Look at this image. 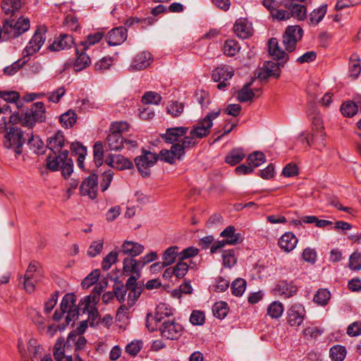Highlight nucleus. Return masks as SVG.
Returning <instances> with one entry per match:
<instances>
[{
  "instance_id": "8",
  "label": "nucleus",
  "mask_w": 361,
  "mask_h": 361,
  "mask_svg": "<svg viewBox=\"0 0 361 361\" xmlns=\"http://www.w3.org/2000/svg\"><path fill=\"white\" fill-rule=\"evenodd\" d=\"M158 157L154 153L143 150L142 154L135 158L136 166L142 177L146 178L150 175L149 168L156 164Z\"/></svg>"
},
{
  "instance_id": "3",
  "label": "nucleus",
  "mask_w": 361,
  "mask_h": 361,
  "mask_svg": "<svg viewBox=\"0 0 361 361\" xmlns=\"http://www.w3.org/2000/svg\"><path fill=\"white\" fill-rule=\"evenodd\" d=\"M311 119L313 124V133L307 136H305V133H302L298 137V140L302 143H306L309 147L314 145L317 149H321L325 146L324 126L319 116H314Z\"/></svg>"
},
{
  "instance_id": "37",
  "label": "nucleus",
  "mask_w": 361,
  "mask_h": 361,
  "mask_svg": "<svg viewBox=\"0 0 361 361\" xmlns=\"http://www.w3.org/2000/svg\"><path fill=\"white\" fill-rule=\"evenodd\" d=\"M173 314L171 308L165 303H159L156 308V314L152 319L155 321L157 324L162 322L164 317H168ZM157 326V324H156Z\"/></svg>"
},
{
  "instance_id": "10",
  "label": "nucleus",
  "mask_w": 361,
  "mask_h": 361,
  "mask_svg": "<svg viewBox=\"0 0 361 361\" xmlns=\"http://www.w3.org/2000/svg\"><path fill=\"white\" fill-rule=\"evenodd\" d=\"M159 331L163 338L169 340L178 339L183 331L182 326L174 320H166L161 322Z\"/></svg>"
},
{
  "instance_id": "46",
  "label": "nucleus",
  "mask_w": 361,
  "mask_h": 361,
  "mask_svg": "<svg viewBox=\"0 0 361 361\" xmlns=\"http://www.w3.org/2000/svg\"><path fill=\"white\" fill-rule=\"evenodd\" d=\"M248 165L253 169L257 167L266 161L265 155L261 152H255L247 157Z\"/></svg>"
},
{
  "instance_id": "7",
  "label": "nucleus",
  "mask_w": 361,
  "mask_h": 361,
  "mask_svg": "<svg viewBox=\"0 0 361 361\" xmlns=\"http://www.w3.org/2000/svg\"><path fill=\"white\" fill-rule=\"evenodd\" d=\"M302 35L303 30L300 26H288L282 36V44L286 51L289 53L294 51Z\"/></svg>"
},
{
  "instance_id": "36",
  "label": "nucleus",
  "mask_w": 361,
  "mask_h": 361,
  "mask_svg": "<svg viewBox=\"0 0 361 361\" xmlns=\"http://www.w3.org/2000/svg\"><path fill=\"white\" fill-rule=\"evenodd\" d=\"M252 81L245 83L243 87L238 92L237 99L240 102H247L252 101L255 97V92L253 90L250 89Z\"/></svg>"
},
{
  "instance_id": "6",
  "label": "nucleus",
  "mask_w": 361,
  "mask_h": 361,
  "mask_svg": "<svg viewBox=\"0 0 361 361\" xmlns=\"http://www.w3.org/2000/svg\"><path fill=\"white\" fill-rule=\"evenodd\" d=\"M25 140L24 132L20 128L11 127L4 135V146L7 149H13L16 155H20Z\"/></svg>"
},
{
  "instance_id": "61",
  "label": "nucleus",
  "mask_w": 361,
  "mask_h": 361,
  "mask_svg": "<svg viewBox=\"0 0 361 361\" xmlns=\"http://www.w3.org/2000/svg\"><path fill=\"white\" fill-rule=\"evenodd\" d=\"M118 254H120L119 252L112 251L109 252L102 260V269L105 271L109 270L111 265L117 261Z\"/></svg>"
},
{
  "instance_id": "45",
  "label": "nucleus",
  "mask_w": 361,
  "mask_h": 361,
  "mask_svg": "<svg viewBox=\"0 0 361 361\" xmlns=\"http://www.w3.org/2000/svg\"><path fill=\"white\" fill-rule=\"evenodd\" d=\"M358 106L356 101L345 102L341 106V111L344 116L352 117L355 115L358 111Z\"/></svg>"
},
{
  "instance_id": "53",
  "label": "nucleus",
  "mask_w": 361,
  "mask_h": 361,
  "mask_svg": "<svg viewBox=\"0 0 361 361\" xmlns=\"http://www.w3.org/2000/svg\"><path fill=\"white\" fill-rule=\"evenodd\" d=\"M331 298V293L327 289H319L314 296V302L320 305H326Z\"/></svg>"
},
{
  "instance_id": "9",
  "label": "nucleus",
  "mask_w": 361,
  "mask_h": 361,
  "mask_svg": "<svg viewBox=\"0 0 361 361\" xmlns=\"http://www.w3.org/2000/svg\"><path fill=\"white\" fill-rule=\"evenodd\" d=\"M46 30L44 27L39 28L30 40L29 44L23 51V56L26 59H29L30 56L37 53L45 41L44 33Z\"/></svg>"
},
{
  "instance_id": "15",
  "label": "nucleus",
  "mask_w": 361,
  "mask_h": 361,
  "mask_svg": "<svg viewBox=\"0 0 361 361\" xmlns=\"http://www.w3.org/2000/svg\"><path fill=\"white\" fill-rule=\"evenodd\" d=\"M97 176L92 173L86 178L80 187V194L87 195L90 199L94 200L97 195Z\"/></svg>"
},
{
  "instance_id": "27",
  "label": "nucleus",
  "mask_w": 361,
  "mask_h": 361,
  "mask_svg": "<svg viewBox=\"0 0 361 361\" xmlns=\"http://www.w3.org/2000/svg\"><path fill=\"white\" fill-rule=\"evenodd\" d=\"M297 237L291 232L285 233L279 240V247L286 252H290L298 243Z\"/></svg>"
},
{
  "instance_id": "17",
  "label": "nucleus",
  "mask_w": 361,
  "mask_h": 361,
  "mask_svg": "<svg viewBox=\"0 0 361 361\" xmlns=\"http://www.w3.org/2000/svg\"><path fill=\"white\" fill-rule=\"evenodd\" d=\"M305 310L301 304H294L288 310V322L292 326H300L305 318Z\"/></svg>"
},
{
  "instance_id": "55",
  "label": "nucleus",
  "mask_w": 361,
  "mask_h": 361,
  "mask_svg": "<svg viewBox=\"0 0 361 361\" xmlns=\"http://www.w3.org/2000/svg\"><path fill=\"white\" fill-rule=\"evenodd\" d=\"M246 282L243 279H238L231 283V293L235 296H240L245 292Z\"/></svg>"
},
{
  "instance_id": "38",
  "label": "nucleus",
  "mask_w": 361,
  "mask_h": 361,
  "mask_svg": "<svg viewBox=\"0 0 361 361\" xmlns=\"http://www.w3.org/2000/svg\"><path fill=\"white\" fill-rule=\"evenodd\" d=\"M245 157V154L242 148H235L226 155L225 161L231 166H235L240 163Z\"/></svg>"
},
{
  "instance_id": "31",
  "label": "nucleus",
  "mask_w": 361,
  "mask_h": 361,
  "mask_svg": "<svg viewBox=\"0 0 361 361\" xmlns=\"http://www.w3.org/2000/svg\"><path fill=\"white\" fill-rule=\"evenodd\" d=\"M22 3L20 0H3L1 3V8L4 13L10 18L18 17Z\"/></svg>"
},
{
  "instance_id": "57",
  "label": "nucleus",
  "mask_w": 361,
  "mask_h": 361,
  "mask_svg": "<svg viewBox=\"0 0 361 361\" xmlns=\"http://www.w3.org/2000/svg\"><path fill=\"white\" fill-rule=\"evenodd\" d=\"M161 100L159 94L154 92H147L142 97V102L146 104H159Z\"/></svg>"
},
{
  "instance_id": "29",
  "label": "nucleus",
  "mask_w": 361,
  "mask_h": 361,
  "mask_svg": "<svg viewBox=\"0 0 361 361\" xmlns=\"http://www.w3.org/2000/svg\"><path fill=\"white\" fill-rule=\"evenodd\" d=\"M64 136L61 131H58L53 137L47 140L48 147L54 154L61 153V149L64 145Z\"/></svg>"
},
{
  "instance_id": "60",
  "label": "nucleus",
  "mask_w": 361,
  "mask_h": 361,
  "mask_svg": "<svg viewBox=\"0 0 361 361\" xmlns=\"http://www.w3.org/2000/svg\"><path fill=\"white\" fill-rule=\"evenodd\" d=\"M100 271L95 269L92 271L87 276H86L82 281V286L84 288H88L92 285L94 284L99 276Z\"/></svg>"
},
{
  "instance_id": "49",
  "label": "nucleus",
  "mask_w": 361,
  "mask_h": 361,
  "mask_svg": "<svg viewBox=\"0 0 361 361\" xmlns=\"http://www.w3.org/2000/svg\"><path fill=\"white\" fill-rule=\"evenodd\" d=\"M283 312V307L281 302L274 301L270 304L267 309V314L271 318H279Z\"/></svg>"
},
{
  "instance_id": "19",
  "label": "nucleus",
  "mask_w": 361,
  "mask_h": 361,
  "mask_svg": "<svg viewBox=\"0 0 361 361\" xmlns=\"http://www.w3.org/2000/svg\"><path fill=\"white\" fill-rule=\"evenodd\" d=\"M105 162L109 166L118 170L131 169L133 162L121 154H109L106 157Z\"/></svg>"
},
{
  "instance_id": "4",
  "label": "nucleus",
  "mask_w": 361,
  "mask_h": 361,
  "mask_svg": "<svg viewBox=\"0 0 361 361\" xmlns=\"http://www.w3.org/2000/svg\"><path fill=\"white\" fill-rule=\"evenodd\" d=\"M30 28V20L24 18L20 14L4 20L1 30L4 33V39H8L12 35L13 37H18Z\"/></svg>"
},
{
  "instance_id": "22",
  "label": "nucleus",
  "mask_w": 361,
  "mask_h": 361,
  "mask_svg": "<svg viewBox=\"0 0 361 361\" xmlns=\"http://www.w3.org/2000/svg\"><path fill=\"white\" fill-rule=\"evenodd\" d=\"M144 250V246L137 242L126 240L122 244L119 250L120 254L128 255V257L135 258L140 255Z\"/></svg>"
},
{
  "instance_id": "44",
  "label": "nucleus",
  "mask_w": 361,
  "mask_h": 361,
  "mask_svg": "<svg viewBox=\"0 0 361 361\" xmlns=\"http://www.w3.org/2000/svg\"><path fill=\"white\" fill-rule=\"evenodd\" d=\"M178 247L171 246L168 247L162 255V259L165 264L167 266L172 264L178 256Z\"/></svg>"
},
{
  "instance_id": "1",
  "label": "nucleus",
  "mask_w": 361,
  "mask_h": 361,
  "mask_svg": "<svg viewBox=\"0 0 361 361\" xmlns=\"http://www.w3.org/2000/svg\"><path fill=\"white\" fill-rule=\"evenodd\" d=\"M79 310H82L83 313H88V319L90 320V324H94V322L98 323L99 319V314L96 305H90L87 309H85V305L81 306L80 303L76 305V296L74 293L66 294L60 304V311L56 310L53 315V319L55 321H59L63 315L67 312L66 317V324L68 325L71 322H74L78 318Z\"/></svg>"
},
{
  "instance_id": "47",
  "label": "nucleus",
  "mask_w": 361,
  "mask_h": 361,
  "mask_svg": "<svg viewBox=\"0 0 361 361\" xmlns=\"http://www.w3.org/2000/svg\"><path fill=\"white\" fill-rule=\"evenodd\" d=\"M240 50L238 43L233 39H228L224 42L223 47L224 53L228 56H233Z\"/></svg>"
},
{
  "instance_id": "28",
  "label": "nucleus",
  "mask_w": 361,
  "mask_h": 361,
  "mask_svg": "<svg viewBox=\"0 0 361 361\" xmlns=\"http://www.w3.org/2000/svg\"><path fill=\"white\" fill-rule=\"evenodd\" d=\"M178 146H176L175 144L172 145L171 147V149H162L159 152V157L161 160H164L166 162H168L171 164L175 163L176 158L178 159H181L183 158V155L180 153L182 149H178Z\"/></svg>"
},
{
  "instance_id": "33",
  "label": "nucleus",
  "mask_w": 361,
  "mask_h": 361,
  "mask_svg": "<svg viewBox=\"0 0 361 361\" xmlns=\"http://www.w3.org/2000/svg\"><path fill=\"white\" fill-rule=\"evenodd\" d=\"M234 75V71L232 68L228 66L217 67L212 71V78L214 82L221 81L222 80H229Z\"/></svg>"
},
{
  "instance_id": "64",
  "label": "nucleus",
  "mask_w": 361,
  "mask_h": 361,
  "mask_svg": "<svg viewBox=\"0 0 361 361\" xmlns=\"http://www.w3.org/2000/svg\"><path fill=\"white\" fill-rule=\"evenodd\" d=\"M184 105L183 103L178 102H172L167 106V112L174 117H177L181 114L183 111Z\"/></svg>"
},
{
  "instance_id": "35",
  "label": "nucleus",
  "mask_w": 361,
  "mask_h": 361,
  "mask_svg": "<svg viewBox=\"0 0 361 361\" xmlns=\"http://www.w3.org/2000/svg\"><path fill=\"white\" fill-rule=\"evenodd\" d=\"M124 139L119 133L111 132L106 137V144L109 150L118 151L123 147Z\"/></svg>"
},
{
  "instance_id": "12",
  "label": "nucleus",
  "mask_w": 361,
  "mask_h": 361,
  "mask_svg": "<svg viewBox=\"0 0 361 361\" xmlns=\"http://www.w3.org/2000/svg\"><path fill=\"white\" fill-rule=\"evenodd\" d=\"M285 65H281L279 62L266 61L262 68L257 73V78L260 80H267L269 78H279L281 75V68Z\"/></svg>"
},
{
  "instance_id": "25",
  "label": "nucleus",
  "mask_w": 361,
  "mask_h": 361,
  "mask_svg": "<svg viewBox=\"0 0 361 361\" xmlns=\"http://www.w3.org/2000/svg\"><path fill=\"white\" fill-rule=\"evenodd\" d=\"M244 236L240 233H235L233 235H231L226 239H224L222 240H219L213 243L210 248L211 253L216 252L219 249L224 247L226 245H237L243 241Z\"/></svg>"
},
{
  "instance_id": "51",
  "label": "nucleus",
  "mask_w": 361,
  "mask_h": 361,
  "mask_svg": "<svg viewBox=\"0 0 361 361\" xmlns=\"http://www.w3.org/2000/svg\"><path fill=\"white\" fill-rule=\"evenodd\" d=\"M27 144L30 149H32L35 153L42 154L44 152V143L38 136L32 135L30 137L27 139Z\"/></svg>"
},
{
  "instance_id": "43",
  "label": "nucleus",
  "mask_w": 361,
  "mask_h": 361,
  "mask_svg": "<svg viewBox=\"0 0 361 361\" xmlns=\"http://www.w3.org/2000/svg\"><path fill=\"white\" fill-rule=\"evenodd\" d=\"M104 37L102 32H97L90 34L86 37V39L80 42V45L83 47V51L87 50L90 46L94 45L99 42Z\"/></svg>"
},
{
  "instance_id": "11",
  "label": "nucleus",
  "mask_w": 361,
  "mask_h": 361,
  "mask_svg": "<svg viewBox=\"0 0 361 361\" xmlns=\"http://www.w3.org/2000/svg\"><path fill=\"white\" fill-rule=\"evenodd\" d=\"M298 292L297 286L293 282L286 280L278 281L272 289V293L275 296L289 298L295 295Z\"/></svg>"
},
{
  "instance_id": "56",
  "label": "nucleus",
  "mask_w": 361,
  "mask_h": 361,
  "mask_svg": "<svg viewBox=\"0 0 361 361\" xmlns=\"http://www.w3.org/2000/svg\"><path fill=\"white\" fill-rule=\"evenodd\" d=\"M127 290L123 283L118 282L114 286L113 293L119 302H123L126 300Z\"/></svg>"
},
{
  "instance_id": "34",
  "label": "nucleus",
  "mask_w": 361,
  "mask_h": 361,
  "mask_svg": "<svg viewBox=\"0 0 361 361\" xmlns=\"http://www.w3.org/2000/svg\"><path fill=\"white\" fill-rule=\"evenodd\" d=\"M75 52L77 58L74 62L73 68L75 72H78L89 66L91 63V60L89 56L85 53L83 49L80 53L79 49L76 47Z\"/></svg>"
},
{
  "instance_id": "63",
  "label": "nucleus",
  "mask_w": 361,
  "mask_h": 361,
  "mask_svg": "<svg viewBox=\"0 0 361 361\" xmlns=\"http://www.w3.org/2000/svg\"><path fill=\"white\" fill-rule=\"evenodd\" d=\"M103 245V240L93 241L88 248L87 255L91 257L98 255L102 250Z\"/></svg>"
},
{
  "instance_id": "13",
  "label": "nucleus",
  "mask_w": 361,
  "mask_h": 361,
  "mask_svg": "<svg viewBox=\"0 0 361 361\" xmlns=\"http://www.w3.org/2000/svg\"><path fill=\"white\" fill-rule=\"evenodd\" d=\"M268 50L271 59L279 62L281 65H285L289 59L288 54L279 47L276 38L269 40Z\"/></svg>"
},
{
  "instance_id": "40",
  "label": "nucleus",
  "mask_w": 361,
  "mask_h": 361,
  "mask_svg": "<svg viewBox=\"0 0 361 361\" xmlns=\"http://www.w3.org/2000/svg\"><path fill=\"white\" fill-rule=\"evenodd\" d=\"M326 13V5L313 10L309 15L308 23L312 25H317L323 19Z\"/></svg>"
},
{
  "instance_id": "62",
  "label": "nucleus",
  "mask_w": 361,
  "mask_h": 361,
  "mask_svg": "<svg viewBox=\"0 0 361 361\" xmlns=\"http://www.w3.org/2000/svg\"><path fill=\"white\" fill-rule=\"evenodd\" d=\"M348 267L350 269L354 271L361 270V253L355 252L349 258Z\"/></svg>"
},
{
  "instance_id": "20",
  "label": "nucleus",
  "mask_w": 361,
  "mask_h": 361,
  "mask_svg": "<svg viewBox=\"0 0 361 361\" xmlns=\"http://www.w3.org/2000/svg\"><path fill=\"white\" fill-rule=\"evenodd\" d=\"M107 283L104 282V284L99 283L97 284L91 293L90 295L84 297L80 301V305L82 306L85 305V309H87L90 305H96L99 300L100 295L104 290V289L106 287Z\"/></svg>"
},
{
  "instance_id": "42",
  "label": "nucleus",
  "mask_w": 361,
  "mask_h": 361,
  "mask_svg": "<svg viewBox=\"0 0 361 361\" xmlns=\"http://www.w3.org/2000/svg\"><path fill=\"white\" fill-rule=\"evenodd\" d=\"M78 116L75 112L72 110H69L60 116V122L62 126L66 128H68L73 126Z\"/></svg>"
},
{
  "instance_id": "39",
  "label": "nucleus",
  "mask_w": 361,
  "mask_h": 361,
  "mask_svg": "<svg viewBox=\"0 0 361 361\" xmlns=\"http://www.w3.org/2000/svg\"><path fill=\"white\" fill-rule=\"evenodd\" d=\"M197 143L198 140L196 139V137L194 135H192V134L189 133V135H185L183 136L180 143L178 142L175 145L176 146L179 147L178 149H182L180 151V153L182 154L183 156H184L185 153V149L193 147L194 146L197 145Z\"/></svg>"
},
{
  "instance_id": "52",
  "label": "nucleus",
  "mask_w": 361,
  "mask_h": 361,
  "mask_svg": "<svg viewBox=\"0 0 361 361\" xmlns=\"http://www.w3.org/2000/svg\"><path fill=\"white\" fill-rule=\"evenodd\" d=\"M28 60L29 59H26L23 56L20 59L15 61L11 66L6 67L4 69V73L8 75H14L23 65H25L28 61Z\"/></svg>"
},
{
  "instance_id": "58",
  "label": "nucleus",
  "mask_w": 361,
  "mask_h": 361,
  "mask_svg": "<svg viewBox=\"0 0 361 361\" xmlns=\"http://www.w3.org/2000/svg\"><path fill=\"white\" fill-rule=\"evenodd\" d=\"M350 61L352 63L350 67V75L354 78H357L361 72L359 56L354 54L351 56Z\"/></svg>"
},
{
  "instance_id": "41",
  "label": "nucleus",
  "mask_w": 361,
  "mask_h": 361,
  "mask_svg": "<svg viewBox=\"0 0 361 361\" xmlns=\"http://www.w3.org/2000/svg\"><path fill=\"white\" fill-rule=\"evenodd\" d=\"M237 250L235 249H230L224 250L222 253L223 264L226 268L233 267L237 262Z\"/></svg>"
},
{
  "instance_id": "59",
  "label": "nucleus",
  "mask_w": 361,
  "mask_h": 361,
  "mask_svg": "<svg viewBox=\"0 0 361 361\" xmlns=\"http://www.w3.org/2000/svg\"><path fill=\"white\" fill-rule=\"evenodd\" d=\"M190 265L182 260L179 262L173 267L174 271V276L178 279L183 278L187 274Z\"/></svg>"
},
{
  "instance_id": "23",
  "label": "nucleus",
  "mask_w": 361,
  "mask_h": 361,
  "mask_svg": "<svg viewBox=\"0 0 361 361\" xmlns=\"http://www.w3.org/2000/svg\"><path fill=\"white\" fill-rule=\"evenodd\" d=\"M74 44L73 38L68 34H61L55 39L54 42L49 45V49L51 51H59L66 49H69Z\"/></svg>"
},
{
  "instance_id": "32",
  "label": "nucleus",
  "mask_w": 361,
  "mask_h": 361,
  "mask_svg": "<svg viewBox=\"0 0 361 361\" xmlns=\"http://www.w3.org/2000/svg\"><path fill=\"white\" fill-rule=\"evenodd\" d=\"M123 264V274L126 276L140 274V269L142 268L140 261L133 257H126Z\"/></svg>"
},
{
  "instance_id": "14",
  "label": "nucleus",
  "mask_w": 361,
  "mask_h": 361,
  "mask_svg": "<svg viewBox=\"0 0 361 361\" xmlns=\"http://www.w3.org/2000/svg\"><path fill=\"white\" fill-rule=\"evenodd\" d=\"M152 60V56L149 52L142 51L133 58L128 70L131 72L144 70L149 66Z\"/></svg>"
},
{
  "instance_id": "30",
  "label": "nucleus",
  "mask_w": 361,
  "mask_h": 361,
  "mask_svg": "<svg viewBox=\"0 0 361 361\" xmlns=\"http://www.w3.org/2000/svg\"><path fill=\"white\" fill-rule=\"evenodd\" d=\"M233 30L235 35L241 39L248 38L252 34L251 25L245 19L237 20L234 24Z\"/></svg>"
},
{
  "instance_id": "18",
  "label": "nucleus",
  "mask_w": 361,
  "mask_h": 361,
  "mask_svg": "<svg viewBox=\"0 0 361 361\" xmlns=\"http://www.w3.org/2000/svg\"><path fill=\"white\" fill-rule=\"evenodd\" d=\"M127 29L120 26L111 30L106 36L109 46H117L122 44L127 38Z\"/></svg>"
},
{
  "instance_id": "5",
  "label": "nucleus",
  "mask_w": 361,
  "mask_h": 361,
  "mask_svg": "<svg viewBox=\"0 0 361 361\" xmlns=\"http://www.w3.org/2000/svg\"><path fill=\"white\" fill-rule=\"evenodd\" d=\"M68 151L67 149L62 151L58 156L54 157L49 155L47 158V167L53 171L61 169L65 178L71 176L73 171V165L72 159L68 158Z\"/></svg>"
},
{
  "instance_id": "50",
  "label": "nucleus",
  "mask_w": 361,
  "mask_h": 361,
  "mask_svg": "<svg viewBox=\"0 0 361 361\" xmlns=\"http://www.w3.org/2000/svg\"><path fill=\"white\" fill-rule=\"evenodd\" d=\"M212 312L214 315L218 319H224L228 314V307L227 304L225 302H216L212 307Z\"/></svg>"
},
{
  "instance_id": "2",
  "label": "nucleus",
  "mask_w": 361,
  "mask_h": 361,
  "mask_svg": "<svg viewBox=\"0 0 361 361\" xmlns=\"http://www.w3.org/2000/svg\"><path fill=\"white\" fill-rule=\"evenodd\" d=\"M46 111L44 104L42 102L33 103L30 108L21 113H16L9 116V123H19L22 126L32 128L37 122L45 121Z\"/></svg>"
},
{
  "instance_id": "48",
  "label": "nucleus",
  "mask_w": 361,
  "mask_h": 361,
  "mask_svg": "<svg viewBox=\"0 0 361 361\" xmlns=\"http://www.w3.org/2000/svg\"><path fill=\"white\" fill-rule=\"evenodd\" d=\"M346 355L344 346L334 345L330 349V357L334 361H343Z\"/></svg>"
},
{
  "instance_id": "26",
  "label": "nucleus",
  "mask_w": 361,
  "mask_h": 361,
  "mask_svg": "<svg viewBox=\"0 0 361 361\" xmlns=\"http://www.w3.org/2000/svg\"><path fill=\"white\" fill-rule=\"evenodd\" d=\"M284 6L289 10L290 17L296 18L298 20H303L307 16V8L305 5L290 1L285 3Z\"/></svg>"
},
{
  "instance_id": "54",
  "label": "nucleus",
  "mask_w": 361,
  "mask_h": 361,
  "mask_svg": "<svg viewBox=\"0 0 361 361\" xmlns=\"http://www.w3.org/2000/svg\"><path fill=\"white\" fill-rule=\"evenodd\" d=\"M94 160L97 167L100 166L104 159V149L101 142H97L93 147Z\"/></svg>"
},
{
  "instance_id": "16",
  "label": "nucleus",
  "mask_w": 361,
  "mask_h": 361,
  "mask_svg": "<svg viewBox=\"0 0 361 361\" xmlns=\"http://www.w3.org/2000/svg\"><path fill=\"white\" fill-rule=\"evenodd\" d=\"M188 132L187 127L169 128L166 130L165 133L161 135V137L167 143L176 144L181 142L183 136Z\"/></svg>"
},
{
  "instance_id": "24",
  "label": "nucleus",
  "mask_w": 361,
  "mask_h": 361,
  "mask_svg": "<svg viewBox=\"0 0 361 361\" xmlns=\"http://www.w3.org/2000/svg\"><path fill=\"white\" fill-rule=\"evenodd\" d=\"M74 345L71 343H68V341L66 340L65 342L63 338H59L56 340L54 346V357L56 361H60L61 357H63L64 355H67L69 351H72Z\"/></svg>"
},
{
  "instance_id": "21",
  "label": "nucleus",
  "mask_w": 361,
  "mask_h": 361,
  "mask_svg": "<svg viewBox=\"0 0 361 361\" xmlns=\"http://www.w3.org/2000/svg\"><path fill=\"white\" fill-rule=\"evenodd\" d=\"M213 126V122L204 121L201 119L195 124L190 131V134H192L196 139L201 140L207 137L209 133L210 129Z\"/></svg>"
}]
</instances>
